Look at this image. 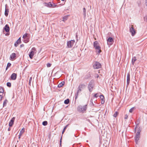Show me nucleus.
I'll return each instance as SVG.
<instances>
[{
    "label": "nucleus",
    "mask_w": 147,
    "mask_h": 147,
    "mask_svg": "<svg viewBox=\"0 0 147 147\" xmlns=\"http://www.w3.org/2000/svg\"><path fill=\"white\" fill-rule=\"evenodd\" d=\"M4 92V90L3 88V87L0 86V92L2 93V94H3V93Z\"/></svg>",
    "instance_id": "c756f323"
},
{
    "label": "nucleus",
    "mask_w": 147,
    "mask_h": 147,
    "mask_svg": "<svg viewBox=\"0 0 147 147\" xmlns=\"http://www.w3.org/2000/svg\"><path fill=\"white\" fill-rule=\"evenodd\" d=\"M104 102H105V101H104V100H102V101H101V104H103L104 103Z\"/></svg>",
    "instance_id": "de8ad7c7"
},
{
    "label": "nucleus",
    "mask_w": 147,
    "mask_h": 147,
    "mask_svg": "<svg viewBox=\"0 0 147 147\" xmlns=\"http://www.w3.org/2000/svg\"><path fill=\"white\" fill-rule=\"evenodd\" d=\"M29 34L28 33H26L25 34H24L22 38L23 39L27 38V37H29Z\"/></svg>",
    "instance_id": "b1692460"
},
{
    "label": "nucleus",
    "mask_w": 147,
    "mask_h": 147,
    "mask_svg": "<svg viewBox=\"0 0 147 147\" xmlns=\"http://www.w3.org/2000/svg\"><path fill=\"white\" fill-rule=\"evenodd\" d=\"M129 31L131 33V35L132 36H134L136 33V31L135 30L134 28L133 25H132L131 26V27L130 28Z\"/></svg>",
    "instance_id": "6e6552de"
},
{
    "label": "nucleus",
    "mask_w": 147,
    "mask_h": 147,
    "mask_svg": "<svg viewBox=\"0 0 147 147\" xmlns=\"http://www.w3.org/2000/svg\"><path fill=\"white\" fill-rule=\"evenodd\" d=\"M101 67V65L100 63L97 61H96L94 63L93 65V67L94 69H98L100 68Z\"/></svg>",
    "instance_id": "39448f33"
},
{
    "label": "nucleus",
    "mask_w": 147,
    "mask_h": 147,
    "mask_svg": "<svg viewBox=\"0 0 147 147\" xmlns=\"http://www.w3.org/2000/svg\"><path fill=\"white\" fill-rule=\"evenodd\" d=\"M68 125H69V124H68V125H67L64 128V129H63V130L62 131V134H63L64 133V132L65 131V129L67 127Z\"/></svg>",
    "instance_id": "cd10ccee"
},
{
    "label": "nucleus",
    "mask_w": 147,
    "mask_h": 147,
    "mask_svg": "<svg viewBox=\"0 0 147 147\" xmlns=\"http://www.w3.org/2000/svg\"><path fill=\"white\" fill-rule=\"evenodd\" d=\"M11 63H7V67H6V70H7V68L9 67H10L11 66Z\"/></svg>",
    "instance_id": "473e14b6"
},
{
    "label": "nucleus",
    "mask_w": 147,
    "mask_h": 147,
    "mask_svg": "<svg viewBox=\"0 0 147 147\" xmlns=\"http://www.w3.org/2000/svg\"><path fill=\"white\" fill-rule=\"evenodd\" d=\"M94 82L93 80H91L90 81L88 86V88L90 92H92L93 90V88L94 86Z\"/></svg>",
    "instance_id": "20e7f679"
},
{
    "label": "nucleus",
    "mask_w": 147,
    "mask_h": 147,
    "mask_svg": "<svg viewBox=\"0 0 147 147\" xmlns=\"http://www.w3.org/2000/svg\"><path fill=\"white\" fill-rule=\"evenodd\" d=\"M17 75L16 74L13 73L11 76V78L12 80H15L17 78Z\"/></svg>",
    "instance_id": "9b49d317"
},
{
    "label": "nucleus",
    "mask_w": 147,
    "mask_h": 147,
    "mask_svg": "<svg viewBox=\"0 0 147 147\" xmlns=\"http://www.w3.org/2000/svg\"><path fill=\"white\" fill-rule=\"evenodd\" d=\"M21 43V38H19L14 43V46L15 47H17L18 46V44Z\"/></svg>",
    "instance_id": "ddd939ff"
},
{
    "label": "nucleus",
    "mask_w": 147,
    "mask_h": 147,
    "mask_svg": "<svg viewBox=\"0 0 147 147\" xmlns=\"http://www.w3.org/2000/svg\"><path fill=\"white\" fill-rule=\"evenodd\" d=\"M2 95H0V100H2Z\"/></svg>",
    "instance_id": "49530a36"
},
{
    "label": "nucleus",
    "mask_w": 147,
    "mask_h": 147,
    "mask_svg": "<svg viewBox=\"0 0 147 147\" xmlns=\"http://www.w3.org/2000/svg\"><path fill=\"white\" fill-rule=\"evenodd\" d=\"M75 42V40H71L67 42V47L68 48H71L74 45Z\"/></svg>",
    "instance_id": "423d86ee"
},
{
    "label": "nucleus",
    "mask_w": 147,
    "mask_h": 147,
    "mask_svg": "<svg viewBox=\"0 0 147 147\" xmlns=\"http://www.w3.org/2000/svg\"><path fill=\"white\" fill-rule=\"evenodd\" d=\"M136 60V57L135 56L133 57L132 59L131 63L133 65H134L135 61Z\"/></svg>",
    "instance_id": "4be33fe9"
},
{
    "label": "nucleus",
    "mask_w": 147,
    "mask_h": 147,
    "mask_svg": "<svg viewBox=\"0 0 147 147\" xmlns=\"http://www.w3.org/2000/svg\"><path fill=\"white\" fill-rule=\"evenodd\" d=\"M119 113L118 112L116 111L113 115V116L115 117H116L118 115Z\"/></svg>",
    "instance_id": "7c9ffc66"
},
{
    "label": "nucleus",
    "mask_w": 147,
    "mask_h": 147,
    "mask_svg": "<svg viewBox=\"0 0 147 147\" xmlns=\"http://www.w3.org/2000/svg\"><path fill=\"white\" fill-rule=\"evenodd\" d=\"M29 38L30 37L29 36L27 38L23 39V41L24 42L27 43L29 41Z\"/></svg>",
    "instance_id": "6ab92c4d"
},
{
    "label": "nucleus",
    "mask_w": 147,
    "mask_h": 147,
    "mask_svg": "<svg viewBox=\"0 0 147 147\" xmlns=\"http://www.w3.org/2000/svg\"><path fill=\"white\" fill-rule=\"evenodd\" d=\"M16 57V53H13L10 55V59L11 61H13L15 59Z\"/></svg>",
    "instance_id": "9d476101"
},
{
    "label": "nucleus",
    "mask_w": 147,
    "mask_h": 147,
    "mask_svg": "<svg viewBox=\"0 0 147 147\" xmlns=\"http://www.w3.org/2000/svg\"><path fill=\"white\" fill-rule=\"evenodd\" d=\"M100 97L102 100H104L105 98H104V96L103 95L101 94V95H100Z\"/></svg>",
    "instance_id": "72a5a7b5"
},
{
    "label": "nucleus",
    "mask_w": 147,
    "mask_h": 147,
    "mask_svg": "<svg viewBox=\"0 0 147 147\" xmlns=\"http://www.w3.org/2000/svg\"><path fill=\"white\" fill-rule=\"evenodd\" d=\"M90 102L92 103L91 105L94 106V105L93 102V100L92 99H91L90 100Z\"/></svg>",
    "instance_id": "58836bf2"
},
{
    "label": "nucleus",
    "mask_w": 147,
    "mask_h": 147,
    "mask_svg": "<svg viewBox=\"0 0 147 147\" xmlns=\"http://www.w3.org/2000/svg\"><path fill=\"white\" fill-rule=\"evenodd\" d=\"M68 16H63V21L64 22H65V21L67 20L68 19Z\"/></svg>",
    "instance_id": "393cba45"
},
{
    "label": "nucleus",
    "mask_w": 147,
    "mask_h": 147,
    "mask_svg": "<svg viewBox=\"0 0 147 147\" xmlns=\"http://www.w3.org/2000/svg\"><path fill=\"white\" fill-rule=\"evenodd\" d=\"M145 18V19H146V21L147 22V16H146Z\"/></svg>",
    "instance_id": "8fccbe9b"
},
{
    "label": "nucleus",
    "mask_w": 147,
    "mask_h": 147,
    "mask_svg": "<svg viewBox=\"0 0 147 147\" xmlns=\"http://www.w3.org/2000/svg\"><path fill=\"white\" fill-rule=\"evenodd\" d=\"M98 96V93H96L94 95V97L96 98H97Z\"/></svg>",
    "instance_id": "c9c22d12"
},
{
    "label": "nucleus",
    "mask_w": 147,
    "mask_h": 147,
    "mask_svg": "<svg viewBox=\"0 0 147 147\" xmlns=\"http://www.w3.org/2000/svg\"><path fill=\"white\" fill-rule=\"evenodd\" d=\"M7 86L9 87H10L11 86V83L9 82H7Z\"/></svg>",
    "instance_id": "f704fd0d"
},
{
    "label": "nucleus",
    "mask_w": 147,
    "mask_h": 147,
    "mask_svg": "<svg viewBox=\"0 0 147 147\" xmlns=\"http://www.w3.org/2000/svg\"><path fill=\"white\" fill-rule=\"evenodd\" d=\"M32 80V77H30V78L29 80V84L30 85V84L31 83V82Z\"/></svg>",
    "instance_id": "ea45409f"
},
{
    "label": "nucleus",
    "mask_w": 147,
    "mask_h": 147,
    "mask_svg": "<svg viewBox=\"0 0 147 147\" xmlns=\"http://www.w3.org/2000/svg\"><path fill=\"white\" fill-rule=\"evenodd\" d=\"M5 30L6 32H7V33H6V34H5V35L6 36H8L9 35V33H8V32H9V30H10V28L9 26V25L6 24L5 27L4 28L3 30Z\"/></svg>",
    "instance_id": "0eeeda50"
},
{
    "label": "nucleus",
    "mask_w": 147,
    "mask_h": 147,
    "mask_svg": "<svg viewBox=\"0 0 147 147\" xmlns=\"http://www.w3.org/2000/svg\"><path fill=\"white\" fill-rule=\"evenodd\" d=\"M83 14L84 17H86V9L85 8H84L83 10Z\"/></svg>",
    "instance_id": "bb28decb"
},
{
    "label": "nucleus",
    "mask_w": 147,
    "mask_h": 147,
    "mask_svg": "<svg viewBox=\"0 0 147 147\" xmlns=\"http://www.w3.org/2000/svg\"><path fill=\"white\" fill-rule=\"evenodd\" d=\"M24 44H21L20 45V47L21 48V47H24Z\"/></svg>",
    "instance_id": "09e8293b"
},
{
    "label": "nucleus",
    "mask_w": 147,
    "mask_h": 147,
    "mask_svg": "<svg viewBox=\"0 0 147 147\" xmlns=\"http://www.w3.org/2000/svg\"><path fill=\"white\" fill-rule=\"evenodd\" d=\"M65 84V82L64 81H62L58 85V88H60L62 87Z\"/></svg>",
    "instance_id": "aec40b11"
},
{
    "label": "nucleus",
    "mask_w": 147,
    "mask_h": 147,
    "mask_svg": "<svg viewBox=\"0 0 147 147\" xmlns=\"http://www.w3.org/2000/svg\"><path fill=\"white\" fill-rule=\"evenodd\" d=\"M140 137V134L139 132H137L135 137V141L136 143L137 144L138 141Z\"/></svg>",
    "instance_id": "1a4fd4ad"
},
{
    "label": "nucleus",
    "mask_w": 147,
    "mask_h": 147,
    "mask_svg": "<svg viewBox=\"0 0 147 147\" xmlns=\"http://www.w3.org/2000/svg\"><path fill=\"white\" fill-rule=\"evenodd\" d=\"M15 118L13 117L12 119L10 121L9 123V126L10 127H11L13 124V123L14 121Z\"/></svg>",
    "instance_id": "4468645a"
},
{
    "label": "nucleus",
    "mask_w": 147,
    "mask_h": 147,
    "mask_svg": "<svg viewBox=\"0 0 147 147\" xmlns=\"http://www.w3.org/2000/svg\"><path fill=\"white\" fill-rule=\"evenodd\" d=\"M146 5L147 6V0H146Z\"/></svg>",
    "instance_id": "603ef678"
},
{
    "label": "nucleus",
    "mask_w": 147,
    "mask_h": 147,
    "mask_svg": "<svg viewBox=\"0 0 147 147\" xmlns=\"http://www.w3.org/2000/svg\"><path fill=\"white\" fill-rule=\"evenodd\" d=\"M45 5L47 7H51L52 6V4L51 3V2H49L48 3H45Z\"/></svg>",
    "instance_id": "a211bd4d"
},
{
    "label": "nucleus",
    "mask_w": 147,
    "mask_h": 147,
    "mask_svg": "<svg viewBox=\"0 0 147 147\" xmlns=\"http://www.w3.org/2000/svg\"><path fill=\"white\" fill-rule=\"evenodd\" d=\"M7 99H5L4 100L3 103V107L7 105Z\"/></svg>",
    "instance_id": "c85d7f7f"
},
{
    "label": "nucleus",
    "mask_w": 147,
    "mask_h": 147,
    "mask_svg": "<svg viewBox=\"0 0 147 147\" xmlns=\"http://www.w3.org/2000/svg\"><path fill=\"white\" fill-rule=\"evenodd\" d=\"M34 55V51H31V52L29 53V57L31 59H32L33 58V56Z\"/></svg>",
    "instance_id": "f3484780"
},
{
    "label": "nucleus",
    "mask_w": 147,
    "mask_h": 147,
    "mask_svg": "<svg viewBox=\"0 0 147 147\" xmlns=\"http://www.w3.org/2000/svg\"><path fill=\"white\" fill-rule=\"evenodd\" d=\"M11 130V128L10 127H9V128L8 129V131H10Z\"/></svg>",
    "instance_id": "3c124183"
},
{
    "label": "nucleus",
    "mask_w": 147,
    "mask_h": 147,
    "mask_svg": "<svg viewBox=\"0 0 147 147\" xmlns=\"http://www.w3.org/2000/svg\"><path fill=\"white\" fill-rule=\"evenodd\" d=\"M86 87V85L84 84H80L78 87V90L77 92L75 94V100L77 99L78 95V93L80 92L82 90V89Z\"/></svg>",
    "instance_id": "f257e3e1"
},
{
    "label": "nucleus",
    "mask_w": 147,
    "mask_h": 147,
    "mask_svg": "<svg viewBox=\"0 0 147 147\" xmlns=\"http://www.w3.org/2000/svg\"><path fill=\"white\" fill-rule=\"evenodd\" d=\"M25 131V129L24 128H22L21 131H20L19 135V138L20 139L21 136L22 135V134L24 133V132Z\"/></svg>",
    "instance_id": "2eb2a0df"
},
{
    "label": "nucleus",
    "mask_w": 147,
    "mask_h": 147,
    "mask_svg": "<svg viewBox=\"0 0 147 147\" xmlns=\"http://www.w3.org/2000/svg\"><path fill=\"white\" fill-rule=\"evenodd\" d=\"M87 105H86L82 106L81 105H79L77 107V111L80 113H84L87 109Z\"/></svg>",
    "instance_id": "f03ea898"
},
{
    "label": "nucleus",
    "mask_w": 147,
    "mask_h": 147,
    "mask_svg": "<svg viewBox=\"0 0 147 147\" xmlns=\"http://www.w3.org/2000/svg\"><path fill=\"white\" fill-rule=\"evenodd\" d=\"M7 5H5V15L6 17H7L8 15L9 11V9H8L7 8L6 6Z\"/></svg>",
    "instance_id": "dca6fc26"
},
{
    "label": "nucleus",
    "mask_w": 147,
    "mask_h": 147,
    "mask_svg": "<svg viewBox=\"0 0 147 147\" xmlns=\"http://www.w3.org/2000/svg\"><path fill=\"white\" fill-rule=\"evenodd\" d=\"M130 75L129 73H128L127 76V86L129 85L130 80Z\"/></svg>",
    "instance_id": "f8f14e48"
},
{
    "label": "nucleus",
    "mask_w": 147,
    "mask_h": 147,
    "mask_svg": "<svg viewBox=\"0 0 147 147\" xmlns=\"http://www.w3.org/2000/svg\"><path fill=\"white\" fill-rule=\"evenodd\" d=\"M134 107H132L129 110V112L130 113H132L134 110Z\"/></svg>",
    "instance_id": "e433bc0d"
},
{
    "label": "nucleus",
    "mask_w": 147,
    "mask_h": 147,
    "mask_svg": "<svg viewBox=\"0 0 147 147\" xmlns=\"http://www.w3.org/2000/svg\"><path fill=\"white\" fill-rule=\"evenodd\" d=\"M32 51H36V49L34 47H33L32 49Z\"/></svg>",
    "instance_id": "a18cd8bd"
},
{
    "label": "nucleus",
    "mask_w": 147,
    "mask_h": 147,
    "mask_svg": "<svg viewBox=\"0 0 147 147\" xmlns=\"http://www.w3.org/2000/svg\"><path fill=\"white\" fill-rule=\"evenodd\" d=\"M62 136H61V137L60 139V144L61 146V142H62Z\"/></svg>",
    "instance_id": "79ce46f5"
},
{
    "label": "nucleus",
    "mask_w": 147,
    "mask_h": 147,
    "mask_svg": "<svg viewBox=\"0 0 147 147\" xmlns=\"http://www.w3.org/2000/svg\"><path fill=\"white\" fill-rule=\"evenodd\" d=\"M137 128H138V130H137V132H139V134H140V133L141 131V129H140V127H138V126L137 125L136 126V127L135 128V131H136V130H137Z\"/></svg>",
    "instance_id": "5701e85b"
},
{
    "label": "nucleus",
    "mask_w": 147,
    "mask_h": 147,
    "mask_svg": "<svg viewBox=\"0 0 147 147\" xmlns=\"http://www.w3.org/2000/svg\"><path fill=\"white\" fill-rule=\"evenodd\" d=\"M47 65V67H50L51 66V64L49 63H48Z\"/></svg>",
    "instance_id": "4c0bfd02"
},
{
    "label": "nucleus",
    "mask_w": 147,
    "mask_h": 147,
    "mask_svg": "<svg viewBox=\"0 0 147 147\" xmlns=\"http://www.w3.org/2000/svg\"><path fill=\"white\" fill-rule=\"evenodd\" d=\"M69 99H67L65 100L64 103L65 104H69Z\"/></svg>",
    "instance_id": "a878e982"
},
{
    "label": "nucleus",
    "mask_w": 147,
    "mask_h": 147,
    "mask_svg": "<svg viewBox=\"0 0 147 147\" xmlns=\"http://www.w3.org/2000/svg\"><path fill=\"white\" fill-rule=\"evenodd\" d=\"M138 4V6H140L141 5V2L140 1H138L137 2Z\"/></svg>",
    "instance_id": "a19ab883"
},
{
    "label": "nucleus",
    "mask_w": 147,
    "mask_h": 147,
    "mask_svg": "<svg viewBox=\"0 0 147 147\" xmlns=\"http://www.w3.org/2000/svg\"><path fill=\"white\" fill-rule=\"evenodd\" d=\"M57 6V5L54 4L53 5H52V6H51V7H56Z\"/></svg>",
    "instance_id": "c03bdc74"
},
{
    "label": "nucleus",
    "mask_w": 147,
    "mask_h": 147,
    "mask_svg": "<svg viewBox=\"0 0 147 147\" xmlns=\"http://www.w3.org/2000/svg\"><path fill=\"white\" fill-rule=\"evenodd\" d=\"M94 46L96 50V52L98 53L101 52L100 47L99 46V44L97 41H95L94 43Z\"/></svg>",
    "instance_id": "7ed1b4c3"
},
{
    "label": "nucleus",
    "mask_w": 147,
    "mask_h": 147,
    "mask_svg": "<svg viewBox=\"0 0 147 147\" xmlns=\"http://www.w3.org/2000/svg\"><path fill=\"white\" fill-rule=\"evenodd\" d=\"M48 123L47 122V121H44L43 122L42 124L44 126H46L47 125Z\"/></svg>",
    "instance_id": "2f4dec72"
},
{
    "label": "nucleus",
    "mask_w": 147,
    "mask_h": 147,
    "mask_svg": "<svg viewBox=\"0 0 147 147\" xmlns=\"http://www.w3.org/2000/svg\"><path fill=\"white\" fill-rule=\"evenodd\" d=\"M128 117V116L127 115H126L125 116L124 118L125 119H127Z\"/></svg>",
    "instance_id": "37998d69"
},
{
    "label": "nucleus",
    "mask_w": 147,
    "mask_h": 147,
    "mask_svg": "<svg viewBox=\"0 0 147 147\" xmlns=\"http://www.w3.org/2000/svg\"><path fill=\"white\" fill-rule=\"evenodd\" d=\"M107 40V43H108V42H113V40L112 37H109L108 38Z\"/></svg>",
    "instance_id": "412c9836"
}]
</instances>
